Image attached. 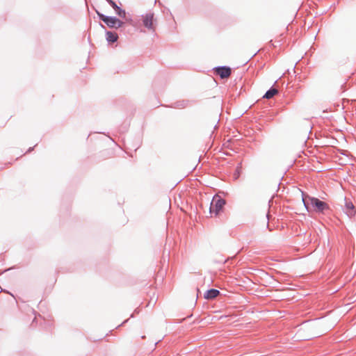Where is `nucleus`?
<instances>
[{
    "mask_svg": "<svg viewBox=\"0 0 356 356\" xmlns=\"http://www.w3.org/2000/svg\"><path fill=\"white\" fill-rule=\"evenodd\" d=\"M109 5L115 10V13L121 18L126 17V12L120 8L113 0H106Z\"/></svg>",
    "mask_w": 356,
    "mask_h": 356,
    "instance_id": "7",
    "label": "nucleus"
},
{
    "mask_svg": "<svg viewBox=\"0 0 356 356\" xmlns=\"http://www.w3.org/2000/svg\"><path fill=\"white\" fill-rule=\"evenodd\" d=\"M143 24L147 29L154 31L155 27L154 25V13H147L145 15H142Z\"/></svg>",
    "mask_w": 356,
    "mask_h": 356,
    "instance_id": "4",
    "label": "nucleus"
},
{
    "mask_svg": "<svg viewBox=\"0 0 356 356\" xmlns=\"http://www.w3.org/2000/svg\"><path fill=\"white\" fill-rule=\"evenodd\" d=\"M106 39L108 42L113 43L118 39V35L115 32L108 31L106 32Z\"/></svg>",
    "mask_w": 356,
    "mask_h": 356,
    "instance_id": "8",
    "label": "nucleus"
},
{
    "mask_svg": "<svg viewBox=\"0 0 356 356\" xmlns=\"http://www.w3.org/2000/svg\"><path fill=\"white\" fill-rule=\"evenodd\" d=\"M302 202L308 212L314 211L316 213L324 214L330 210V207L326 202L304 193H302Z\"/></svg>",
    "mask_w": 356,
    "mask_h": 356,
    "instance_id": "1",
    "label": "nucleus"
},
{
    "mask_svg": "<svg viewBox=\"0 0 356 356\" xmlns=\"http://www.w3.org/2000/svg\"><path fill=\"white\" fill-rule=\"evenodd\" d=\"M216 72L221 79H225L230 76L231 69L227 66H219L216 67Z\"/></svg>",
    "mask_w": 356,
    "mask_h": 356,
    "instance_id": "6",
    "label": "nucleus"
},
{
    "mask_svg": "<svg viewBox=\"0 0 356 356\" xmlns=\"http://www.w3.org/2000/svg\"><path fill=\"white\" fill-rule=\"evenodd\" d=\"M33 148H30L29 149V152H31Z\"/></svg>",
    "mask_w": 356,
    "mask_h": 356,
    "instance_id": "12",
    "label": "nucleus"
},
{
    "mask_svg": "<svg viewBox=\"0 0 356 356\" xmlns=\"http://www.w3.org/2000/svg\"><path fill=\"white\" fill-rule=\"evenodd\" d=\"M97 14L99 19L103 21L109 28L118 29L122 27L124 22L115 17L105 15L97 11Z\"/></svg>",
    "mask_w": 356,
    "mask_h": 356,
    "instance_id": "2",
    "label": "nucleus"
},
{
    "mask_svg": "<svg viewBox=\"0 0 356 356\" xmlns=\"http://www.w3.org/2000/svg\"><path fill=\"white\" fill-rule=\"evenodd\" d=\"M277 92L278 90L276 88L272 87L266 91L263 97L269 99L273 97L276 94H277Z\"/></svg>",
    "mask_w": 356,
    "mask_h": 356,
    "instance_id": "10",
    "label": "nucleus"
},
{
    "mask_svg": "<svg viewBox=\"0 0 356 356\" xmlns=\"http://www.w3.org/2000/svg\"><path fill=\"white\" fill-rule=\"evenodd\" d=\"M344 200H345V205L343 209L344 213L349 218H352V217L355 216V215L356 213L355 207L353 205V202L350 200L345 198Z\"/></svg>",
    "mask_w": 356,
    "mask_h": 356,
    "instance_id": "5",
    "label": "nucleus"
},
{
    "mask_svg": "<svg viewBox=\"0 0 356 356\" xmlns=\"http://www.w3.org/2000/svg\"><path fill=\"white\" fill-rule=\"evenodd\" d=\"M225 204V200L224 199L218 195L214 196L211 202L209 208L210 213H215V215L217 216Z\"/></svg>",
    "mask_w": 356,
    "mask_h": 356,
    "instance_id": "3",
    "label": "nucleus"
},
{
    "mask_svg": "<svg viewBox=\"0 0 356 356\" xmlns=\"http://www.w3.org/2000/svg\"><path fill=\"white\" fill-rule=\"evenodd\" d=\"M220 294V291L215 289H211L206 291L204 297L206 299H213Z\"/></svg>",
    "mask_w": 356,
    "mask_h": 356,
    "instance_id": "9",
    "label": "nucleus"
},
{
    "mask_svg": "<svg viewBox=\"0 0 356 356\" xmlns=\"http://www.w3.org/2000/svg\"><path fill=\"white\" fill-rule=\"evenodd\" d=\"M188 105V101L183 100L181 102H178L176 103V107L178 108H184Z\"/></svg>",
    "mask_w": 356,
    "mask_h": 356,
    "instance_id": "11",
    "label": "nucleus"
}]
</instances>
